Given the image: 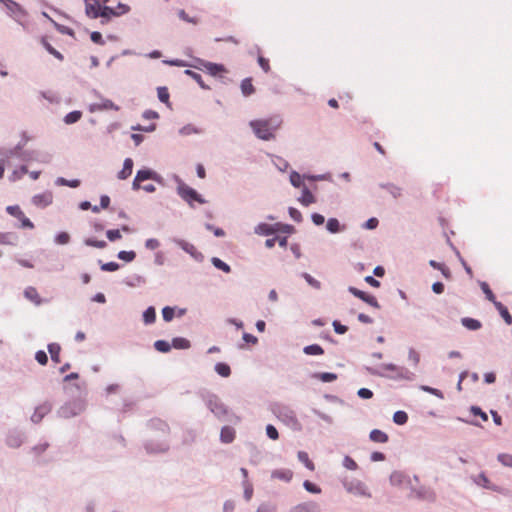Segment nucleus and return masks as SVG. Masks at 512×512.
<instances>
[{
  "label": "nucleus",
  "instance_id": "f257e3e1",
  "mask_svg": "<svg viewBox=\"0 0 512 512\" xmlns=\"http://www.w3.org/2000/svg\"><path fill=\"white\" fill-rule=\"evenodd\" d=\"M280 124L281 120L278 117H273L265 120H253L250 122V127L259 139L267 141L275 137V132Z\"/></svg>",
  "mask_w": 512,
  "mask_h": 512
},
{
  "label": "nucleus",
  "instance_id": "f03ea898",
  "mask_svg": "<svg viewBox=\"0 0 512 512\" xmlns=\"http://www.w3.org/2000/svg\"><path fill=\"white\" fill-rule=\"evenodd\" d=\"M178 194L190 206H193V202H198L199 204L205 203V200L201 197V195L198 194L196 190H194L193 188L189 187L186 184H180L178 186Z\"/></svg>",
  "mask_w": 512,
  "mask_h": 512
},
{
  "label": "nucleus",
  "instance_id": "7ed1b4c3",
  "mask_svg": "<svg viewBox=\"0 0 512 512\" xmlns=\"http://www.w3.org/2000/svg\"><path fill=\"white\" fill-rule=\"evenodd\" d=\"M6 211L8 214H10L13 217H16L17 219H19L21 221L22 228H28V229L34 228V224L25 216V214L23 213V211L20 209V207L18 205L8 206L6 208Z\"/></svg>",
  "mask_w": 512,
  "mask_h": 512
},
{
  "label": "nucleus",
  "instance_id": "20e7f679",
  "mask_svg": "<svg viewBox=\"0 0 512 512\" xmlns=\"http://www.w3.org/2000/svg\"><path fill=\"white\" fill-rule=\"evenodd\" d=\"M85 2V13L91 19L99 18L101 14L100 0H84Z\"/></svg>",
  "mask_w": 512,
  "mask_h": 512
},
{
  "label": "nucleus",
  "instance_id": "39448f33",
  "mask_svg": "<svg viewBox=\"0 0 512 512\" xmlns=\"http://www.w3.org/2000/svg\"><path fill=\"white\" fill-rule=\"evenodd\" d=\"M349 291L355 296V297H358L359 299L363 300L364 302H366L367 304L371 305L372 307H375V308H380V305L377 301V299L370 295V294H367L366 292H363L355 287H350L349 288Z\"/></svg>",
  "mask_w": 512,
  "mask_h": 512
},
{
  "label": "nucleus",
  "instance_id": "423d86ee",
  "mask_svg": "<svg viewBox=\"0 0 512 512\" xmlns=\"http://www.w3.org/2000/svg\"><path fill=\"white\" fill-rule=\"evenodd\" d=\"M156 176V173L149 170V169H142L139 170L134 178L132 187L134 190L140 189V183L142 181L148 180V179H154Z\"/></svg>",
  "mask_w": 512,
  "mask_h": 512
},
{
  "label": "nucleus",
  "instance_id": "0eeeda50",
  "mask_svg": "<svg viewBox=\"0 0 512 512\" xmlns=\"http://www.w3.org/2000/svg\"><path fill=\"white\" fill-rule=\"evenodd\" d=\"M207 405L211 412L214 413L217 417H221L227 413L226 408L217 397L210 398Z\"/></svg>",
  "mask_w": 512,
  "mask_h": 512
},
{
  "label": "nucleus",
  "instance_id": "6e6552de",
  "mask_svg": "<svg viewBox=\"0 0 512 512\" xmlns=\"http://www.w3.org/2000/svg\"><path fill=\"white\" fill-rule=\"evenodd\" d=\"M203 67L212 76L221 75L227 72L226 68L222 64L204 62Z\"/></svg>",
  "mask_w": 512,
  "mask_h": 512
},
{
  "label": "nucleus",
  "instance_id": "1a4fd4ad",
  "mask_svg": "<svg viewBox=\"0 0 512 512\" xmlns=\"http://www.w3.org/2000/svg\"><path fill=\"white\" fill-rule=\"evenodd\" d=\"M278 231V224L271 225L267 223H260L255 227V233L258 235H272Z\"/></svg>",
  "mask_w": 512,
  "mask_h": 512
},
{
  "label": "nucleus",
  "instance_id": "9d476101",
  "mask_svg": "<svg viewBox=\"0 0 512 512\" xmlns=\"http://www.w3.org/2000/svg\"><path fill=\"white\" fill-rule=\"evenodd\" d=\"M235 439V430L230 426H224L220 432V440L223 443H231Z\"/></svg>",
  "mask_w": 512,
  "mask_h": 512
},
{
  "label": "nucleus",
  "instance_id": "9b49d317",
  "mask_svg": "<svg viewBox=\"0 0 512 512\" xmlns=\"http://www.w3.org/2000/svg\"><path fill=\"white\" fill-rule=\"evenodd\" d=\"M292 512H319V507L317 503L311 501L295 506Z\"/></svg>",
  "mask_w": 512,
  "mask_h": 512
},
{
  "label": "nucleus",
  "instance_id": "f8f14e48",
  "mask_svg": "<svg viewBox=\"0 0 512 512\" xmlns=\"http://www.w3.org/2000/svg\"><path fill=\"white\" fill-rule=\"evenodd\" d=\"M133 170V161L131 158H126L123 163L122 170L118 173L119 179H127L131 174Z\"/></svg>",
  "mask_w": 512,
  "mask_h": 512
},
{
  "label": "nucleus",
  "instance_id": "ddd939ff",
  "mask_svg": "<svg viewBox=\"0 0 512 512\" xmlns=\"http://www.w3.org/2000/svg\"><path fill=\"white\" fill-rule=\"evenodd\" d=\"M24 295L29 301L33 302L35 305H40L42 303V299L39 296L36 288L34 287H27L24 291Z\"/></svg>",
  "mask_w": 512,
  "mask_h": 512
},
{
  "label": "nucleus",
  "instance_id": "4468645a",
  "mask_svg": "<svg viewBox=\"0 0 512 512\" xmlns=\"http://www.w3.org/2000/svg\"><path fill=\"white\" fill-rule=\"evenodd\" d=\"M99 17L102 18V20H101L102 23H107L112 17H118V16H117L116 10H114V8L104 5L101 8V14Z\"/></svg>",
  "mask_w": 512,
  "mask_h": 512
},
{
  "label": "nucleus",
  "instance_id": "2eb2a0df",
  "mask_svg": "<svg viewBox=\"0 0 512 512\" xmlns=\"http://www.w3.org/2000/svg\"><path fill=\"white\" fill-rule=\"evenodd\" d=\"M299 201L302 205L309 206L310 204L315 203L316 199L314 195L310 192V190L304 186Z\"/></svg>",
  "mask_w": 512,
  "mask_h": 512
},
{
  "label": "nucleus",
  "instance_id": "dca6fc26",
  "mask_svg": "<svg viewBox=\"0 0 512 512\" xmlns=\"http://www.w3.org/2000/svg\"><path fill=\"white\" fill-rule=\"evenodd\" d=\"M461 323L465 328L469 330H479L482 327V324L479 320L470 317L462 318Z\"/></svg>",
  "mask_w": 512,
  "mask_h": 512
},
{
  "label": "nucleus",
  "instance_id": "f3484780",
  "mask_svg": "<svg viewBox=\"0 0 512 512\" xmlns=\"http://www.w3.org/2000/svg\"><path fill=\"white\" fill-rule=\"evenodd\" d=\"M272 477L289 482L293 477V472L289 469H279L272 472Z\"/></svg>",
  "mask_w": 512,
  "mask_h": 512
},
{
  "label": "nucleus",
  "instance_id": "a211bd4d",
  "mask_svg": "<svg viewBox=\"0 0 512 512\" xmlns=\"http://www.w3.org/2000/svg\"><path fill=\"white\" fill-rule=\"evenodd\" d=\"M370 439L373 442L385 443L388 441V435L379 429H374L370 432Z\"/></svg>",
  "mask_w": 512,
  "mask_h": 512
},
{
  "label": "nucleus",
  "instance_id": "6ab92c4d",
  "mask_svg": "<svg viewBox=\"0 0 512 512\" xmlns=\"http://www.w3.org/2000/svg\"><path fill=\"white\" fill-rule=\"evenodd\" d=\"M48 351L51 355L52 361L55 363H60L61 346L57 343H50L48 345Z\"/></svg>",
  "mask_w": 512,
  "mask_h": 512
},
{
  "label": "nucleus",
  "instance_id": "aec40b11",
  "mask_svg": "<svg viewBox=\"0 0 512 512\" xmlns=\"http://www.w3.org/2000/svg\"><path fill=\"white\" fill-rule=\"evenodd\" d=\"M495 306L499 311L500 315L504 319V321L508 324H512V316L510 315L507 307H505L501 302H495Z\"/></svg>",
  "mask_w": 512,
  "mask_h": 512
},
{
  "label": "nucleus",
  "instance_id": "412c9836",
  "mask_svg": "<svg viewBox=\"0 0 512 512\" xmlns=\"http://www.w3.org/2000/svg\"><path fill=\"white\" fill-rule=\"evenodd\" d=\"M241 91L244 96H249L254 93L255 89L250 78H246L241 82Z\"/></svg>",
  "mask_w": 512,
  "mask_h": 512
},
{
  "label": "nucleus",
  "instance_id": "4be33fe9",
  "mask_svg": "<svg viewBox=\"0 0 512 512\" xmlns=\"http://www.w3.org/2000/svg\"><path fill=\"white\" fill-rule=\"evenodd\" d=\"M326 227L327 230L331 233H338L344 229V226H341L336 218L328 219Z\"/></svg>",
  "mask_w": 512,
  "mask_h": 512
},
{
  "label": "nucleus",
  "instance_id": "5701e85b",
  "mask_svg": "<svg viewBox=\"0 0 512 512\" xmlns=\"http://www.w3.org/2000/svg\"><path fill=\"white\" fill-rule=\"evenodd\" d=\"M298 459L300 462H302L305 467L307 469H309L310 471H314L315 470V465L314 463L309 459V456L306 452L304 451H299L298 452Z\"/></svg>",
  "mask_w": 512,
  "mask_h": 512
},
{
  "label": "nucleus",
  "instance_id": "b1692460",
  "mask_svg": "<svg viewBox=\"0 0 512 512\" xmlns=\"http://www.w3.org/2000/svg\"><path fill=\"white\" fill-rule=\"evenodd\" d=\"M49 411L48 406H40L36 408L34 414L32 415L31 419L33 422L38 423L42 420L44 415Z\"/></svg>",
  "mask_w": 512,
  "mask_h": 512
},
{
  "label": "nucleus",
  "instance_id": "393cba45",
  "mask_svg": "<svg viewBox=\"0 0 512 512\" xmlns=\"http://www.w3.org/2000/svg\"><path fill=\"white\" fill-rule=\"evenodd\" d=\"M82 117V112L81 111H72L70 113H68L65 117H64V122L66 124H74L76 122H78Z\"/></svg>",
  "mask_w": 512,
  "mask_h": 512
},
{
  "label": "nucleus",
  "instance_id": "a878e982",
  "mask_svg": "<svg viewBox=\"0 0 512 512\" xmlns=\"http://www.w3.org/2000/svg\"><path fill=\"white\" fill-rule=\"evenodd\" d=\"M171 346L176 349H188L190 347V342L185 338L177 337L172 340Z\"/></svg>",
  "mask_w": 512,
  "mask_h": 512
},
{
  "label": "nucleus",
  "instance_id": "bb28decb",
  "mask_svg": "<svg viewBox=\"0 0 512 512\" xmlns=\"http://www.w3.org/2000/svg\"><path fill=\"white\" fill-rule=\"evenodd\" d=\"M303 351L307 355H322L324 353L323 348L318 344L306 346Z\"/></svg>",
  "mask_w": 512,
  "mask_h": 512
},
{
  "label": "nucleus",
  "instance_id": "cd10ccee",
  "mask_svg": "<svg viewBox=\"0 0 512 512\" xmlns=\"http://www.w3.org/2000/svg\"><path fill=\"white\" fill-rule=\"evenodd\" d=\"M215 371L222 377H228L231 374V369L226 363H217L215 365Z\"/></svg>",
  "mask_w": 512,
  "mask_h": 512
},
{
  "label": "nucleus",
  "instance_id": "c85d7f7f",
  "mask_svg": "<svg viewBox=\"0 0 512 512\" xmlns=\"http://www.w3.org/2000/svg\"><path fill=\"white\" fill-rule=\"evenodd\" d=\"M16 236L11 233L0 232V245H14Z\"/></svg>",
  "mask_w": 512,
  "mask_h": 512
},
{
  "label": "nucleus",
  "instance_id": "c756f323",
  "mask_svg": "<svg viewBox=\"0 0 512 512\" xmlns=\"http://www.w3.org/2000/svg\"><path fill=\"white\" fill-rule=\"evenodd\" d=\"M98 110H115L118 111L120 108L114 104L111 100L105 99L97 105Z\"/></svg>",
  "mask_w": 512,
  "mask_h": 512
},
{
  "label": "nucleus",
  "instance_id": "7c9ffc66",
  "mask_svg": "<svg viewBox=\"0 0 512 512\" xmlns=\"http://www.w3.org/2000/svg\"><path fill=\"white\" fill-rule=\"evenodd\" d=\"M154 347L159 352L167 353L171 349V344L165 340H157L154 343Z\"/></svg>",
  "mask_w": 512,
  "mask_h": 512
},
{
  "label": "nucleus",
  "instance_id": "2f4dec72",
  "mask_svg": "<svg viewBox=\"0 0 512 512\" xmlns=\"http://www.w3.org/2000/svg\"><path fill=\"white\" fill-rule=\"evenodd\" d=\"M143 319H144V322L147 324H151V323L155 322V319H156L155 309L153 307L147 308L143 314Z\"/></svg>",
  "mask_w": 512,
  "mask_h": 512
},
{
  "label": "nucleus",
  "instance_id": "473e14b6",
  "mask_svg": "<svg viewBox=\"0 0 512 512\" xmlns=\"http://www.w3.org/2000/svg\"><path fill=\"white\" fill-rule=\"evenodd\" d=\"M393 421L398 425H404L408 421V415L404 411H397L393 415Z\"/></svg>",
  "mask_w": 512,
  "mask_h": 512
},
{
  "label": "nucleus",
  "instance_id": "72a5a7b5",
  "mask_svg": "<svg viewBox=\"0 0 512 512\" xmlns=\"http://www.w3.org/2000/svg\"><path fill=\"white\" fill-rule=\"evenodd\" d=\"M158 98L161 102L170 105L169 103V92L166 87H159L157 89Z\"/></svg>",
  "mask_w": 512,
  "mask_h": 512
},
{
  "label": "nucleus",
  "instance_id": "f704fd0d",
  "mask_svg": "<svg viewBox=\"0 0 512 512\" xmlns=\"http://www.w3.org/2000/svg\"><path fill=\"white\" fill-rule=\"evenodd\" d=\"M162 316H163L164 321H166V322L172 321L175 316V309L170 306L164 307L162 309Z\"/></svg>",
  "mask_w": 512,
  "mask_h": 512
},
{
  "label": "nucleus",
  "instance_id": "c9c22d12",
  "mask_svg": "<svg viewBox=\"0 0 512 512\" xmlns=\"http://www.w3.org/2000/svg\"><path fill=\"white\" fill-rule=\"evenodd\" d=\"M85 244L87 246L103 249L107 246V243L104 240H96L93 238H88L85 240Z\"/></svg>",
  "mask_w": 512,
  "mask_h": 512
},
{
  "label": "nucleus",
  "instance_id": "e433bc0d",
  "mask_svg": "<svg viewBox=\"0 0 512 512\" xmlns=\"http://www.w3.org/2000/svg\"><path fill=\"white\" fill-rule=\"evenodd\" d=\"M212 263H213V265H214L216 268H218V269H220V270H222V271H224V272H226V273H229V272L231 271L230 266H229L228 264H226L225 262H223V261H222L221 259H219V258L214 257V258L212 259Z\"/></svg>",
  "mask_w": 512,
  "mask_h": 512
},
{
  "label": "nucleus",
  "instance_id": "4c0bfd02",
  "mask_svg": "<svg viewBox=\"0 0 512 512\" xmlns=\"http://www.w3.org/2000/svg\"><path fill=\"white\" fill-rule=\"evenodd\" d=\"M42 44L45 47V49L54 57H56L59 60H63V55L57 51L55 48H53L46 40H42Z\"/></svg>",
  "mask_w": 512,
  "mask_h": 512
},
{
  "label": "nucleus",
  "instance_id": "58836bf2",
  "mask_svg": "<svg viewBox=\"0 0 512 512\" xmlns=\"http://www.w3.org/2000/svg\"><path fill=\"white\" fill-rule=\"evenodd\" d=\"M185 74L189 75L192 79H194L203 89H208L202 80V76L192 70H186Z\"/></svg>",
  "mask_w": 512,
  "mask_h": 512
},
{
  "label": "nucleus",
  "instance_id": "ea45409f",
  "mask_svg": "<svg viewBox=\"0 0 512 512\" xmlns=\"http://www.w3.org/2000/svg\"><path fill=\"white\" fill-rule=\"evenodd\" d=\"M136 253L134 251H120L118 258L126 262H131L135 259Z\"/></svg>",
  "mask_w": 512,
  "mask_h": 512
},
{
  "label": "nucleus",
  "instance_id": "a19ab883",
  "mask_svg": "<svg viewBox=\"0 0 512 512\" xmlns=\"http://www.w3.org/2000/svg\"><path fill=\"white\" fill-rule=\"evenodd\" d=\"M52 202V196L51 195H37L34 197V203L36 204H43L44 206L49 205Z\"/></svg>",
  "mask_w": 512,
  "mask_h": 512
},
{
  "label": "nucleus",
  "instance_id": "79ce46f5",
  "mask_svg": "<svg viewBox=\"0 0 512 512\" xmlns=\"http://www.w3.org/2000/svg\"><path fill=\"white\" fill-rule=\"evenodd\" d=\"M290 182L294 187L297 188H299L303 184L301 175L295 171H293L290 175Z\"/></svg>",
  "mask_w": 512,
  "mask_h": 512
},
{
  "label": "nucleus",
  "instance_id": "37998d69",
  "mask_svg": "<svg viewBox=\"0 0 512 512\" xmlns=\"http://www.w3.org/2000/svg\"><path fill=\"white\" fill-rule=\"evenodd\" d=\"M302 276L306 280V282L313 288H315V289L321 288V283L318 280H316L315 278H313L310 274L303 273Z\"/></svg>",
  "mask_w": 512,
  "mask_h": 512
},
{
  "label": "nucleus",
  "instance_id": "c03bdc74",
  "mask_svg": "<svg viewBox=\"0 0 512 512\" xmlns=\"http://www.w3.org/2000/svg\"><path fill=\"white\" fill-rule=\"evenodd\" d=\"M35 359L40 365H46L48 362V356L46 352L42 350L36 352Z\"/></svg>",
  "mask_w": 512,
  "mask_h": 512
},
{
  "label": "nucleus",
  "instance_id": "a18cd8bd",
  "mask_svg": "<svg viewBox=\"0 0 512 512\" xmlns=\"http://www.w3.org/2000/svg\"><path fill=\"white\" fill-rule=\"evenodd\" d=\"M349 491L355 492L363 496H370V494L367 492L366 487L362 483H358L354 488H349Z\"/></svg>",
  "mask_w": 512,
  "mask_h": 512
},
{
  "label": "nucleus",
  "instance_id": "49530a36",
  "mask_svg": "<svg viewBox=\"0 0 512 512\" xmlns=\"http://www.w3.org/2000/svg\"><path fill=\"white\" fill-rule=\"evenodd\" d=\"M258 64L265 73H268L271 69L269 59L265 58L264 56H258Z\"/></svg>",
  "mask_w": 512,
  "mask_h": 512
},
{
  "label": "nucleus",
  "instance_id": "de8ad7c7",
  "mask_svg": "<svg viewBox=\"0 0 512 512\" xmlns=\"http://www.w3.org/2000/svg\"><path fill=\"white\" fill-rule=\"evenodd\" d=\"M303 486L310 493L318 494L321 492V489L317 485L313 484L308 480L304 482Z\"/></svg>",
  "mask_w": 512,
  "mask_h": 512
},
{
  "label": "nucleus",
  "instance_id": "09e8293b",
  "mask_svg": "<svg viewBox=\"0 0 512 512\" xmlns=\"http://www.w3.org/2000/svg\"><path fill=\"white\" fill-rule=\"evenodd\" d=\"M267 436L272 440H277L279 438V434L277 429L273 425H267L266 427Z\"/></svg>",
  "mask_w": 512,
  "mask_h": 512
},
{
  "label": "nucleus",
  "instance_id": "8fccbe9b",
  "mask_svg": "<svg viewBox=\"0 0 512 512\" xmlns=\"http://www.w3.org/2000/svg\"><path fill=\"white\" fill-rule=\"evenodd\" d=\"M498 460L505 466L512 467V455L500 454Z\"/></svg>",
  "mask_w": 512,
  "mask_h": 512
},
{
  "label": "nucleus",
  "instance_id": "3c124183",
  "mask_svg": "<svg viewBox=\"0 0 512 512\" xmlns=\"http://www.w3.org/2000/svg\"><path fill=\"white\" fill-rule=\"evenodd\" d=\"M343 464L349 470H356L358 468L357 463L349 456L344 458Z\"/></svg>",
  "mask_w": 512,
  "mask_h": 512
},
{
  "label": "nucleus",
  "instance_id": "603ef678",
  "mask_svg": "<svg viewBox=\"0 0 512 512\" xmlns=\"http://www.w3.org/2000/svg\"><path fill=\"white\" fill-rule=\"evenodd\" d=\"M471 413L474 415V416H480L482 418L483 421H487L488 420V416L485 412H483L481 410V408L477 407V406H472L471 409H470Z\"/></svg>",
  "mask_w": 512,
  "mask_h": 512
},
{
  "label": "nucleus",
  "instance_id": "864d4df0",
  "mask_svg": "<svg viewBox=\"0 0 512 512\" xmlns=\"http://www.w3.org/2000/svg\"><path fill=\"white\" fill-rule=\"evenodd\" d=\"M70 241V236L66 232H61L56 237V242L61 245H65Z\"/></svg>",
  "mask_w": 512,
  "mask_h": 512
},
{
  "label": "nucleus",
  "instance_id": "5fc2aeb1",
  "mask_svg": "<svg viewBox=\"0 0 512 512\" xmlns=\"http://www.w3.org/2000/svg\"><path fill=\"white\" fill-rule=\"evenodd\" d=\"M106 236L107 238L110 240V241H116L118 239H120L122 236H121V233H120V230L118 229H115V230H108L106 232Z\"/></svg>",
  "mask_w": 512,
  "mask_h": 512
},
{
  "label": "nucleus",
  "instance_id": "6e6d98bb",
  "mask_svg": "<svg viewBox=\"0 0 512 512\" xmlns=\"http://www.w3.org/2000/svg\"><path fill=\"white\" fill-rule=\"evenodd\" d=\"M318 377L323 382H332L337 378L336 374L328 372L320 373Z\"/></svg>",
  "mask_w": 512,
  "mask_h": 512
},
{
  "label": "nucleus",
  "instance_id": "4d7b16f0",
  "mask_svg": "<svg viewBox=\"0 0 512 512\" xmlns=\"http://www.w3.org/2000/svg\"><path fill=\"white\" fill-rule=\"evenodd\" d=\"M103 271L113 272L119 269V264L116 262H108L101 266Z\"/></svg>",
  "mask_w": 512,
  "mask_h": 512
},
{
  "label": "nucleus",
  "instance_id": "13d9d810",
  "mask_svg": "<svg viewBox=\"0 0 512 512\" xmlns=\"http://www.w3.org/2000/svg\"><path fill=\"white\" fill-rule=\"evenodd\" d=\"M422 390L428 392V393H431L433 395H435L436 397L440 398V399H443L444 398V395L442 393V391L436 389V388H432V387H429V386H422Z\"/></svg>",
  "mask_w": 512,
  "mask_h": 512
},
{
  "label": "nucleus",
  "instance_id": "bf43d9fd",
  "mask_svg": "<svg viewBox=\"0 0 512 512\" xmlns=\"http://www.w3.org/2000/svg\"><path fill=\"white\" fill-rule=\"evenodd\" d=\"M114 10H116L117 16L119 17L128 13L130 11V7L126 4L119 3Z\"/></svg>",
  "mask_w": 512,
  "mask_h": 512
},
{
  "label": "nucleus",
  "instance_id": "052dcab7",
  "mask_svg": "<svg viewBox=\"0 0 512 512\" xmlns=\"http://www.w3.org/2000/svg\"><path fill=\"white\" fill-rule=\"evenodd\" d=\"M385 188L393 195V197L397 198L401 196V188L393 184H389L385 186Z\"/></svg>",
  "mask_w": 512,
  "mask_h": 512
},
{
  "label": "nucleus",
  "instance_id": "680f3d73",
  "mask_svg": "<svg viewBox=\"0 0 512 512\" xmlns=\"http://www.w3.org/2000/svg\"><path fill=\"white\" fill-rule=\"evenodd\" d=\"M90 38L96 44H100V45L104 44V40H103L102 34L100 32H97V31L92 32L90 35Z\"/></svg>",
  "mask_w": 512,
  "mask_h": 512
},
{
  "label": "nucleus",
  "instance_id": "e2e57ef3",
  "mask_svg": "<svg viewBox=\"0 0 512 512\" xmlns=\"http://www.w3.org/2000/svg\"><path fill=\"white\" fill-rule=\"evenodd\" d=\"M333 327H334V331L337 333V334H344L347 332L348 328L345 326V325H342L340 322L338 321H334L333 322Z\"/></svg>",
  "mask_w": 512,
  "mask_h": 512
},
{
  "label": "nucleus",
  "instance_id": "0e129e2a",
  "mask_svg": "<svg viewBox=\"0 0 512 512\" xmlns=\"http://www.w3.org/2000/svg\"><path fill=\"white\" fill-rule=\"evenodd\" d=\"M358 396L363 399H370L373 396V392L367 388H361L358 390Z\"/></svg>",
  "mask_w": 512,
  "mask_h": 512
},
{
  "label": "nucleus",
  "instance_id": "69168bd1",
  "mask_svg": "<svg viewBox=\"0 0 512 512\" xmlns=\"http://www.w3.org/2000/svg\"><path fill=\"white\" fill-rule=\"evenodd\" d=\"M160 243L157 239L151 238L146 240L145 246L147 249L155 250L159 247Z\"/></svg>",
  "mask_w": 512,
  "mask_h": 512
},
{
  "label": "nucleus",
  "instance_id": "338daca9",
  "mask_svg": "<svg viewBox=\"0 0 512 512\" xmlns=\"http://www.w3.org/2000/svg\"><path fill=\"white\" fill-rule=\"evenodd\" d=\"M289 214L291 218L296 222H300L302 220V215L300 211L297 210L296 208H289Z\"/></svg>",
  "mask_w": 512,
  "mask_h": 512
},
{
  "label": "nucleus",
  "instance_id": "774afa93",
  "mask_svg": "<svg viewBox=\"0 0 512 512\" xmlns=\"http://www.w3.org/2000/svg\"><path fill=\"white\" fill-rule=\"evenodd\" d=\"M482 289H483L484 293L486 294V297L490 301H493L495 303L496 302L495 301V295L493 294V292L491 291V289L489 288V286L486 283L482 284Z\"/></svg>",
  "mask_w": 512,
  "mask_h": 512
}]
</instances>
